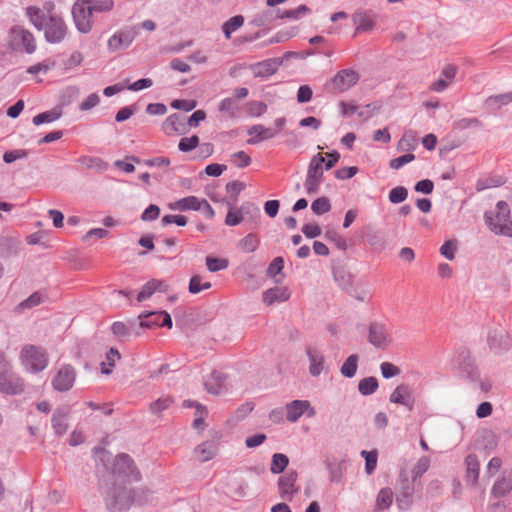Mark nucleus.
<instances>
[{
	"label": "nucleus",
	"mask_w": 512,
	"mask_h": 512,
	"mask_svg": "<svg viewBox=\"0 0 512 512\" xmlns=\"http://www.w3.org/2000/svg\"><path fill=\"white\" fill-rule=\"evenodd\" d=\"M78 162L85 165L87 168H97L98 170H104L106 168V163L98 158V157H91V156H81L78 159Z\"/></svg>",
	"instance_id": "obj_55"
},
{
	"label": "nucleus",
	"mask_w": 512,
	"mask_h": 512,
	"mask_svg": "<svg viewBox=\"0 0 512 512\" xmlns=\"http://www.w3.org/2000/svg\"><path fill=\"white\" fill-rule=\"evenodd\" d=\"M120 359V353L116 348L111 347L106 353V359L101 363V372L109 375L112 373V367Z\"/></svg>",
	"instance_id": "obj_43"
},
{
	"label": "nucleus",
	"mask_w": 512,
	"mask_h": 512,
	"mask_svg": "<svg viewBox=\"0 0 512 512\" xmlns=\"http://www.w3.org/2000/svg\"><path fill=\"white\" fill-rule=\"evenodd\" d=\"M512 490V473L498 479L491 490V494L495 498H501Z\"/></svg>",
	"instance_id": "obj_32"
},
{
	"label": "nucleus",
	"mask_w": 512,
	"mask_h": 512,
	"mask_svg": "<svg viewBox=\"0 0 512 512\" xmlns=\"http://www.w3.org/2000/svg\"><path fill=\"white\" fill-rule=\"evenodd\" d=\"M481 125V121L476 117L462 118L454 122V128L459 131L469 128H478Z\"/></svg>",
	"instance_id": "obj_53"
},
{
	"label": "nucleus",
	"mask_w": 512,
	"mask_h": 512,
	"mask_svg": "<svg viewBox=\"0 0 512 512\" xmlns=\"http://www.w3.org/2000/svg\"><path fill=\"white\" fill-rule=\"evenodd\" d=\"M297 478L298 474L294 470H290L280 476L278 479V490L282 499L290 501L298 493V488L296 487Z\"/></svg>",
	"instance_id": "obj_15"
},
{
	"label": "nucleus",
	"mask_w": 512,
	"mask_h": 512,
	"mask_svg": "<svg viewBox=\"0 0 512 512\" xmlns=\"http://www.w3.org/2000/svg\"><path fill=\"white\" fill-rule=\"evenodd\" d=\"M408 197V190L404 186H396L389 192V201L393 204L404 202Z\"/></svg>",
	"instance_id": "obj_50"
},
{
	"label": "nucleus",
	"mask_w": 512,
	"mask_h": 512,
	"mask_svg": "<svg viewBox=\"0 0 512 512\" xmlns=\"http://www.w3.org/2000/svg\"><path fill=\"white\" fill-rule=\"evenodd\" d=\"M140 471L134 460L126 453L116 456L111 472L100 483L99 492L109 512H126L137 501L136 490L127 484L138 482ZM141 503L140 500H138Z\"/></svg>",
	"instance_id": "obj_1"
},
{
	"label": "nucleus",
	"mask_w": 512,
	"mask_h": 512,
	"mask_svg": "<svg viewBox=\"0 0 512 512\" xmlns=\"http://www.w3.org/2000/svg\"><path fill=\"white\" fill-rule=\"evenodd\" d=\"M42 31H44V36L48 43L57 44L64 40L67 34V26L61 17L49 14V21Z\"/></svg>",
	"instance_id": "obj_9"
},
{
	"label": "nucleus",
	"mask_w": 512,
	"mask_h": 512,
	"mask_svg": "<svg viewBox=\"0 0 512 512\" xmlns=\"http://www.w3.org/2000/svg\"><path fill=\"white\" fill-rule=\"evenodd\" d=\"M62 113L58 109H51L35 115L32 119L34 125L39 126L45 123H52L61 117Z\"/></svg>",
	"instance_id": "obj_38"
},
{
	"label": "nucleus",
	"mask_w": 512,
	"mask_h": 512,
	"mask_svg": "<svg viewBox=\"0 0 512 512\" xmlns=\"http://www.w3.org/2000/svg\"><path fill=\"white\" fill-rule=\"evenodd\" d=\"M26 16L29 18L32 25L39 31H42L46 23L49 21V15L42 9L36 6H28L26 8Z\"/></svg>",
	"instance_id": "obj_27"
},
{
	"label": "nucleus",
	"mask_w": 512,
	"mask_h": 512,
	"mask_svg": "<svg viewBox=\"0 0 512 512\" xmlns=\"http://www.w3.org/2000/svg\"><path fill=\"white\" fill-rule=\"evenodd\" d=\"M204 385L210 394L219 395L225 390L226 375L220 371L215 370L205 381Z\"/></svg>",
	"instance_id": "obj_22"
},
{
	"label": "nucleus",
	"mask_w": 512,
	"mask_h": 512,
	"mask_svg": "<svg viewBox=\"0 0 512 512\" xmlns=\"http://www.w3.org/2000/svg\"><path fill=\"white\" fill-rule=\"evenodd\" d=\"M135 26L125 27L116 31L107 41V48L110 52L127 49L137 36Z\"/></svg>",
	"instance_id": "obj_10"
},
{
	"label": "nucleus",
	"mask_w": 512,
	"mask_h": 512,
	"mask_svg": "<svg viewBox=\"0 0 512 512\" xmlns=\"http://www.w3.org/2000/svg\"><path fill=\"white\" fill-rule=\"evenodd\" d=\"M308 407V401L307 400H293L286 404L285 406V417L286 419L294 423L298 421V419L304 415V408Z\"/></svg>",
	"instance_id": "obj_28"
},
{
	"label": "nucleus",
	"mask_w": 512,
	"mask_h": 512,
	"mask_svg": "<svg viewBox=\"0 0 512 512\" xmlns=\"http://www.w3.org/2000/svg\"><path fill=\"white\" fill-rule=\"evenodd\" d=\"M71 13L77 31L82 34H88L93 26V12L88 0H76L72 5Z\"/></svg>",
	"instance_id": "obj_8"
},
{
	"label": "nucleus",
	"mask_w": 512,
	"mask_h": 512,
	"mask_svg": "<svg viewBox=\"0 0 512 512\" xmlns=\"http://www.w3.org/2000/svg\"><path fill=\"white\" fill-rule=\"evenodd\" d=\"M457 249L456 241L448 240L445 241L444 244L440 247V253L448 260H453L455 258V252Z\"/></svg>",
	"instance_id": "obj_64"
},
{
	"label": "nucleus",
	"mask_w": 512,
	"mask_h": 512,
	"mask_svg": "<svg viewBox=\"0 0 512 512\" xmlns=\"http://www.w3.org/2000/svg\"><path fill=\"white\" fill-rule=\"evenodd\" d=\"M296 35L295 29H287L278 31L274 36H272L267 42L266 45H271L275 43L285 42Z\"/></svg>",
	"instance_id": "obj_56"
},
{
	"label": "nucleus",
	"mask_w": 512,
	"mask_h": 512,
	"mask_svg": "<svg viewBox=\"0 0 512 512\" xmlns=\"http://www.w3.org/2000/svg\"><path fill=\"white\" fill-rule=\"evenodd\" d=\"M505 183L502 176H493L482 178L477 181L476 188L478 191H483L488 188L499 187Z\"/></svg>",
	"instance_id": "obj_45"
},
{
	"label": "nucleus",
	"mask_w": 512,
	"mask_h": 512,
	"mask_svg": "<svg viewBox=\"0 0 512 512\" xmlns=\"http://www.w3.org/2000/svg\"><path fill=\"white\" fill-rule=\"evenodd\" d=\"M218 110L226 114L229 118H235L239 111V106L234 98L226 97L219 102Z\"/></svg>",
	"instance_id": "obj_35"
},
{
	"label": "nucleus",
	"mask_w": 512,
	"mask_h": 512,
	"mask_svg": "<svg viewBox=\"0 0 512 512\" xmlns=\"http://www.w3.org/2000/svg\"><path fill=\"white\" fill-rule=\"evenodd\" d=\"M24 380L12 370L0 376V392L4 395L15 396L24 392Z\"/></svg>",
	"instance_id": "obj_12"
},
{
	"label": "nucleus",
	"mask_w": 512,
	"mask_h": 512,
	"mask_svg": "<svg viewBox=\"0 0 512 512\" xmlns=\"http://www.w3.org/2000/svg\"><path fill=\"white\" fill-rule=\"evenodd\" d=\"M359 357L357 354L350 355L340 368L341 374L346 378H353L358 368Z\"/></svg>",
	"instance_id": "obj_37"
},
{
	"label": "nucleus",
	"mask_w": 512,
	"mask_h": 512,
	"mask_svg": "<svg viewBox=\"0 0 512 512\" xmlns=\"http://www.w3.org/2000/svg\"><path fill=\"white\" fill-rule=\"evenodd\" d=\"M161 129L167 136L184 135L187 133L184 117L179 113L169 115L162 123Z\"/></svg>",
	"instance_id": "obj_19"
},
{
	"label": "nucleus",
	"mask_w": 512,
	"mask_h": 512,
	"mask_svg": "<svg viewBox=\"0 0 512 512\" xmlns=\"http://www.w3.org/2000/svg\"><path fill=\"white\" fill-rule=\"evenodd\" d=\"M76 373L71 365L62 366L52 380V386L56 391L70 390L75 382Z\"/></svg>",
	"instance_id": "obj_13"
},
{
	"label": "nucleus",
	"mask_w": 512,
	"mask_h": 512,
	"mask_svg": "<svg viewBox=\"0 0 512 512\" xmlns=\"http://www.w3.org/2000/svg\"><path fill=\"white\" fill-rule=\"evenodd\" d=\"M496 209L494 215L489 212L485 213L487 225L495 234L512 237V218L509 205L505 201H498Z\"/></svg>",
	"instance_id": "obj_4"
},
{
	"label": "nucleus",
	"mask_w": 512,
	"mask_h": 512,
	"mask_svg": "<svg viewBox=\"0 0 512 512\" xmlns=\"http://www.w3.org/2000/svg\"><path fill=\"white\" fill-rule=\"evenodd\" d=\"M360 455L365 459V472L371 475L377 467L378 452L376 450H362Z\"/></svg>",
	"instance_id": "obj_44"
},
{
	"label": "nucleus",
	"mask_w": 512,
	"mask_h": 512,
	"mask_svg": "<svg viewBox=\"0 0 512 512\" xmlns=\"http://www.w3.org/2000/svg\"><path fill=\"white\" fill-rule=\"evenodd\" d=\"M138 319L141 328L166 327L171 329L173 325L171 315L166 311L143 312Z\"/></svg>",
	"instance_id": "obj_11"
},
{
	"label": "nucleus",
	"mask_w": 512,
	"mask_h": 512,
	"mask_svg": "<svg viewBox=\"0 0 512 512\" xmlns=\"http://www.w3.org/2000/svg\"><path fill=\"white\" fill-rule=\"evenodd\" d=\"M228 260L212 256L206 257V266L210 272H218L228 267Z\"/></svg>",
	"instance_id": "obj_49"
},
{
	"label": "nucleus",
	"mask_w": 512,
	"mask_h": 512,
	"mask_svg": "<svg viewBox=\"0 0 512 512\" xmlns=\"http://www.w3.org/2000/svg\"><path fill=\"white\" fill-rule=\"evenodd\" d=\"M380 371L385 379H390L400 374V369L390 362H382L380 364Z\"/></svg>",
	"instance_id": "obj_63"
},
{
	"label": "nucleus",
	"mask_w": 512,
	"mask_h": 512,
	"mask_svg": "<svg viewBox=\"0 0 512 512\" xmlns=\"http://www.w3.org/2000/svg\"><path fill=\"white\" fill-rule=\"evenodd\" d=\"M359 73L353 69H343L337 72L331 82L334 89L344 92L353 87L359 81Z\"/></svg>",
	"instance_id": "obj_16"
},
{
	"label": "nucleus",
	"mask_w": 512,
	"mask_h": 512,
	"mask_svg": "<svg viewBox=\"0 0 512 512\" xmlns=\"http://www.w3.org/2000/svg\"><path fill=\"white\" fill-rule=\"evenodd\" d=\"M325 157L321 153L314 155L308 165L307 174L304 182L306 193L309 195L317 194L320 185L323 182Z\"/></svg>",
	"instance_id": "obj_6"
},
{
	"label": "nucleus",
	"mask_w": 512,
	"mask_h": 512,
	"mask_svg": "<svg viewBox=\"0 0 512 512\" xmlns=\"http://www.w3.org/2000/svg\"><path fill=\"white\" fill-rule=\"evenodd\" d=\"M311 210L316 215H323L331 210V203L327 197H319L312 202Z\"/></svg>",
	"instance_id": "obj_47"
},
{
	"label": "nucleus",
	"mask_w": 512,
	"mask_h": 512,
	"mask_svg": "<svg viewBox=\"0 0 512 512\" xmlns=\"http://www.w3.org/2000/svg\"><path fill=\"white\" fill-rule=\"evenodd\" d=\"M289 297L290 294L286 288L276 286L263 293V302L267 305H273L276 302H285Z\"/></svg>",
	"instance_id": "obj_30"
},
{
	"label": "nucleus",
	"mask_w": 512,
	"mask_h": 512,
	"mask_svg": "<svg viewBox=\"0 0 512 512\" xmlns=\"http://www.w3.org/2000/svg\"><path fill=\"white\" fill-rule=\"evenodd\" d=\"M172 402L173 401L170 397H161L150 404V411L153 414H159L162 411L168 409Z\"/></svg>",
	"instance_id": "obj_59"
},
{
	"label": "nucleus",
	"mask_w": 512,
	"mask_h": 512,
	"mask_svg": "<svg viewBox=\"0 0 512 512\" xmlns=\"http://www.w3.org/2000/svg\"><path fill=\"white\" fill-rule=\"evenodd\" d=\"M111 331L117 337H127L131 335L132 326H128L123 322L116 321L112 324Z\"/></svg>",
	"instance_id": "obj_62"
},
{
	"label": "nucleus",
	"mask_w": 512,
	"mask_h": 512,
	"mask_svg": "<svg viewBox=\"0 0 512 512\" xmlns=\"http://www.w3.org/2000/svg\"><path fill=\"white\" fill-rule=\"evenodd\" d=\"M248 134L253 136L247 140L250 145H255L259 142L272 139L278 135V130L267 128L261 124H255L248 129Z\"/></svg>",
	"instance_id": "obj_21"
},
{
	"label": "nucleus",
	"mask_w": 512,
	"mask_h": 512,
	"mask_svg": "<svg viewBox=\"0 0 512 512\" xmlns=\"http://www.w3.org/2000/svg\"><path fill=\"white\" fill-rule=\"evenodd\" d=\"M379 387L377 378L370 376L361 379L358 383V391L363 396H369L376 392Z\"/></svg>",
	"instance_id": "obj_36"
},
{
	"label": "nucleus",
	"mask_w": 512,
	"mask_h": 512,
	"mask_svg": "<svg viewBox=\"0 0 512 512\" xmlns=\"http://www.w3.org/2000/svg\"><path fill=\"white\" fill-rule=\"evenodd\" d=\"M199 137L192 135L191 137H183L178 143V149L181 152H190L199 146Z\"/></svg>",
	"instance_id": "obj_54"
},
{
	"label": "nucleus",
	"mask_w": 512,
	"mask_h": 512,
	"mask_svg": "<svg viewBox=\"0 0 512 512\" xmlns=\"http://www.w3.org/2000/svg\"><path fill=\"white\" fill-rule=\"evenodd\" d=\"M68 414H69V412L65 408H58L54 411L52 418H51V424H52V428L56 435L62 436L67 432Z\"/></svg>",
	"instance_id": "obj_25"
},
{
	"label": "nucleus",
	"mask_w": 512,
	"mask_h": 512,
	"mask_svg": "<svg viewBox=\"0 0 512 512\" xmlns=\"http://www.w3.org/2000/svg\"><path fill=\"white\" fill-rule=\"evenodd\" d=\"M353 21L356 24V31H370L374 27V21L366 12H358L354 15Z\"/></svg>",
	"instance_id": "obj_39"
},
{
	"label": "nucleus",
	"mask_w": 512,
	"mask_h": 512,
	"mask_svg": "<svg viewBox=\"0 0 512 512\" xmlns=\"http://www.w3.org/2000/svg\"><path fill=\"white\" fill-rule=\"evenodd\" d=\"M430 467V458L428 456H422L418 459L412 470V478L415 481L417 478L421 477Z\"/></svg>",
	"instance_id": "obj_51"
},
{
	"label": "nucleus",
	"mask_w": 512,
	"mask_h": 512,
	"mask_svg": "<svg viewBox=\"0 0 512 512\" xmlns=\"http://www.w3.org/2000/svg\"><path fill=\"white\" fill-rule=\"evenodd\" d=\"M368 342L376 348L385 349L390 340L386 325L380 322H371L368 331Z\"/></svg>",
	"instance_id": "obj_14"
},
{
	"label": "nucleus",
	"mask_w": 512,
	"mask_h": 512,
	"mask_svg": "<svg viewBox=\"0 0 512 512\" xmlns=\"http://www.w3.org/2000/svg\"><path fill=\"white\" fill-rule=\"evenodd\" d=\"M306 355L309 361V373L312 377H318L325 371V356L316 347L306 348Z\"/></svg>",
	"instance_id": "obj_20"
},
{
	"label": "nucleus",
	"mask_w": 512,
	"mask_h": 512,
	"mask_svg": "<svg viewBox=\"0 0 512 512\" xmlns=\"http://www.w3.org/2000/svg\"><path fill=\"white\" fill-rule=\"evenodd\" d=\"M510 102H512V92L492 95V96L488 97V99H487V103L489 105H494L497 107L507 105Z\"/></svg>",
	"instance_id": "obj_58"
},
{
	"label": "nucleus",
	"mask_w": 512,
	"mask_h": 512,
	"mask_svg": "<svg viewBox=\"0 0 512 512\" xmlns=\"http://www.w3.org/2000/svg\"><path fill=\"white\" fill-rule=\"evenodd\" d=\"M309 13H311L310 8L304 4L298 6L297 8L284 11V15L286 16V19H291V20H298Z\"/></svg>",
	"instance_id": "obj_57"
},
{
	"label": "nucleus",
	"mask_w": 512,
	"mask_h": 512,
	"mask_svg": "<svg viewBox=\"0 0 512 512\" xmlns=\"http://www.w3.org/2000/svg\"><path fill=\"white\" fill-rule=\"evenodd\" d=\"M93 13L109 12L114 7V0H88Z\"/></svg>",
	"instance_id": "obj_48"
},
{
	"label": "nucleus",
	"mask_w": 512,
	"mask_h": 512,
	"mask_svg": "<svg viewBox=\"0 0 512 512\" xmlns=\"http://www.w3.org/2000/svg\"><path fill=\"white\" fill-rule=\"evenodd\" d=\"M242 221L243 215L241 214L240 207L230 209L225 218V224L228 226H237Z\"/></svg>",
	"instance_id": "obj_61"
},
{
	"label": "nucleus",
	"mask_w": 512,
	"mask_h": 512,
	"mask_svg": "<svg viewBox=\"0 0 512 512\" xmlns=\"http://www.w3.org/2000/svg\"><path fill=\"white\" fill-rule=\"evenodd\" d=\"M240 211L243 215V221L249 223L251 228H254L259 224L261 212L256 204L252 202H245L240 206Z\"/></svg>",
	"instance_id": "obj_26"
},
{
	"label": "nucleus",
	"mask_w": 512,
	"mask_h": 512,
	"mask_svg": "<svg viewBox=\"0 0 512 512\" xmlns=\"http://www.w3.org/2000/svg\"><path fill=\"white\" fill-rule=\"evenodd\" d=\"M8 43L9 47L14 51L32 54L36 50L33 34L20 26H14L10 29Z\"/></svg>",
	"instance_id": "obj_7"
},
{
	"label": "nucleus",
	"mask_w": 512,
	"mask_h": 512,
	"mask_svg": "<svg viewBox=\"0 0 512 512\" xmlns=\"http://www.w3.org/2000/svg\"><path fill=\"white\" fill-rule=\"evenodd\" d=\"M333 278L337 285L344 291H346L353 284L351 273L344 267L334 268Z\"/></svg>",
	"instance_id": "obj_34"
},
{
	"label": "nucleus",
	"mask_w": 512,
	"mask_h": 512,
	"mask_svg": "<svg viewBox=\"0 0 512 512\" xmlns=\"http://www.w3.org/2000/svg\"><path fill=\"white\" fill-rule=\"evenodd\" d=\"M414 494V485L407 478L403 480L401 491L396 497V503L399 509L406 510L412 504Z\"/></svg>",
	"instance_id": "obj_24"
},
{
	"label": "nucleus",
	"mask_w": 512,
	"mask_h": 512,
	"mask_svg": "<svg viewBox=\"0 0 512 512\" xmlns=\"http://www.w3.org/2000/svg\"><path fill=\"white\" fill-rule=\"evenodd\" d=\"M454 368L458 370L462 377L468 379L471 383L477 385L479 389L487 393L492 388V383L489 379H481L480 371L475 363L471 353L466 348H461L457 351L454 360Z\"/></svg>",
	"instance_id": "obj_2"
},
{
	"label": "nucleus",
	"mask_w": 512,
	"mask_h": 512,
	"mask_svg": "<svg viewBox=\"0 0 512 512\" xmlns=\"http://www.w3.org/2000/svg\"><path fill=\"white\" fill-rule=\"evenodd\" d=\"M289 464V458L283 453H274L272 455L270 471L273 474L282 473Z\"/></svg>",
	"instance_id": "obj_42"
},
{
	"label": "nucleus",
	"mask_w": 512,
	"mask_h": 512,
	"mask_svg": "<svg viewBox=\"0 0 512 512\" xmlns=\"http://www.w3.org/2000/svg\"><path fill=\"white\" fill-rule=\"evenodd\" d=\"M252 24L257 27H263L272 24V12L266 10L255 14L252 19Z\"/></svg>",
	"instance_id": "obj_60"
},
{
	"label": "nucleus",
	"mask_w": 512,
	"mask_h": 512,
	"mask_svg": "<svg viewBox=\"0 0 512 512\" xmlns=\"http://www.w3.org/2000/svg\"><path fill=\"white\" fill-rule=\"evenodd\" d=\"M194 452L201 462H207L216 456L218 445L213 440L205 441L199 444Z\"/></svg>",
	"instance_id": "obj_29"
},
{
	"label": "nucleus",
	"mask_w": 512,
	"mask_h": 512,
	"mask_svg": "<svg viewBox=\"0 0 512 512\" xmlns=\"http://www.w3.org/2000/svg\"><path fill=\"white\" fill-rule=\"evenodd\" d=\"M283 64V58H270L250 66L254 77L268 78L276 73L278 68Z\"/></svg>",
	"instance_id": "obj_18"
},
{
	"label": "nucleus",
	"mask_w": 512,
	"mask_h": 512,
	"mask_svg": "<svg viewBox=\"0 0 512 512\" xmlns=\"http://www.w3.org/2000/svg\"><path fill=\"white\" fill-rule=\"evenodd\" d=\"M393 502V491L389 487L382 488L376 498V506L379 510H387Z\"/></svg>",
	"instance_id": "obj_41"
},
{
	"label": "nucleus",
	"mask_w": 512,
	"mask_h": 512,
	"mask_svg": "<svg viewBox=\"0 0 512 512\" xmlns=\"http://www.w3.org/2000/svg\"><path fill=\"white\" fill-rule=\"evenodd\" d=\"M244 23L242 15H235L222 25V31L226 39H230L233 32L238 30Z\"/></svg>",
	"instance_id": "obj_40"
},
{
	"label": "nucleus",
	"mask_w": 512,
	"mask_h": 512,
	"mask_svg": "<svg viewBox=\"0 0 512 512\" xmlns=\"http://www.w3.org/2000/svg\"><path fill=\"white\" fill-rule=\"evenodd\" d=\"M19 359L25 371L31 374H37L48 366L46 350L33 344H27L22 347Z\"/></svg>",
	"instance_id": "obj_3"
},
{
	"label": "nucleus",
	"mask_w": 512,
	"mask_h": 512,
	"mask_svg": "<svg viewBox=\"0 0 512 512\" xmlns=\"http://www.w3.org/2000/svg\"><path fill=\"white\" fill-rule=\"evenodd\" d=\"M324 464L329 472L330 481L339 483L342 479L343 471L346 469L345 460L337 461L335 457H327L324 460Z\"/></svg>",
	"instance_id": "obj_23"
},
{
	"label": "nucleus",
	"mask_w": 512,
	"mask_h": 512,
	"mask_svg": "<svg viewBox=\"0 0 512 512\" xmlns=\"http://www.w3.org/2000/svg\"><path fill=\"white\" fill-rule=\"evenodd\" d=\"M486 338L490 351L496 355H502L512 348V337L500 324L489 325Z\"/></svg>",
	"instance_id": "obj_5"
},
{
	"label": "nucleus",
	"mask_w": 512,
	"mask_h": 512,
	"mask_svg": "<svg viewBox=\"0 0 512 512\" xmlns=\"http://www.w3.org/2000/svg\"><path fill=\"white\" fill-rule=\"evenodd\" d=\"M466 465V476L468 481H471L473 485L478 482L480 473V463L478 457L475 454H469L465 458Z\"/></svg>",
	"instance_id": "obj_31"
},
{
	"label": "nucleus",
	"mask_w": 512,
	"mask_h": 512,
	"mask_svg": "<svg viewBox=\"0 0 512 512\" xmlns=\"http://www.w3.org/2000/svg\"><path fill=\"white\" fill-rule=\"evenodd\" d=\"M200 201L196 196H187L182 199H179L175 203L170 205V209L172 210H178L181 212L184 211H199L200 210Z\"/></svg>",
	"instance_id": "obj_33"
},
{
	"label": "nucleus",
	"mask_w": 512,
	"mask_h": 512,
	"mask_svg": "<svg viewBox=\"0 0 512 512\" xmlns=\"http://www.w3.org/2000/svg\"><path fill=\"white\" fill-rule=\"evenodd\" d=\"M211 287L210 282L202 283V278L199 275H194L191 277L189 281V292L191 294H198L203 290L209 289Z\"/></svg>",
	"instance_id": "obj_52"
},
{
	"label": "nucleus",
	"mask_w": 512,
	"mask_h": 512,
	"mask_svg": "<svg viewBox=\"0 0 512 512\" xmlns=\"http://www.w3.org/2000/svg\"><path fill=\"white\" fill-rule=\"evenodd\" d=\"M389 401L404 406L410 412L414 410L412 389L406 384L398 385L390 394Z\"/></svg>",
	"instance_id": "obj_17"
},
{
	"label": "nucleus",
	"mask_w": 512,
	"mask_h": 512,
	"mask_svg": "<svg viewBox=\"0 0 512 512\" xmlns=\"http://www.w3.org/2000/svg\"><path fill=\"white\" fill-rule=\"evenodd\" d=\"M258 245L259 239L253 233H249L239 242V248L246 253L254 252L258 248Z\"/></svg>",
	"instance_id": "obj_46"
}]
</instances>
